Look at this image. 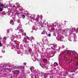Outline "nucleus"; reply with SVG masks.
<instances>
[{"label":"nucleus","mask_w":78,"mask_h":78,"mask_svg":"<svg viewBox=\"0 0 78 78\" xmlns=\"http://www.w3.org/2000/svg\"><path fill=\"white\" fill-rule=\"evenodd\" d=\"M3 9L2 8H0V11H1V12H2V11H3Z\"/></svg>","instance_id":"obj_31"},{"label":"nucleus","mask_w":78,"mask_h":78,"mask_svg":"<svg viewBox=\"0 0 78 78\" xmlns=\"http://www.w3.org/2000/svg\"><path fill=\"white\" fill-rule=\"evenodd\" d=\"M17 49H18V48H17Z\"/></svg>","instance_id":"obj_62"},{"label":"nucleus","mask_w":78,"mask_h":78,"mask_svg":"<svg viewBox=\"0 0 78 78\" xmlns=\"http://www.w3.org/2000/svg\"><path fill=\"white\" fill-rule=\"evenodd\" d=\"M69 41H72V40L70 39H69Z\"/></svg>","instance_id":"obj_39"},{"label":"nucleus","mask_w":78,"mask_h":78,"mask_svg":"<svg viewBox=\"0 0 78 78\" xmlns=\"http://www.w3.org/2000/svg\"><path fill=\"white\" fill-rule=\"evenodd\" d=\"M19 31L20 32H19V33H22V35H24V36H26V33H22L24 31L22 29H21L19 30Z\"/></svg>","instance_id":"obj_7"},{"label":"nucleus","mask_w":78,"mask_h":78,"mask_svg":"<svg viewBox=\"0 0 78 78\" xmlns=\"http://www.w3.org/2000/svg\"><path fill=\"white\" fill-rule=\"evenodd\" d=\"M0 6L1 7H2V8H8V6H6V7H4V6H5V5H4L3 4H0Z\"/></svg>","instance_id":"obj_11"},{"label":"nucleus","mask_w":78,"mask_h":78,"mask_svg":"<svg viewBox=\"0 0 78 78\" xmlns=\"http://www.w3.org/2000/svg\"><path fill=\"white\" fill-rule=\"evenodd\" d=\"M17 53L18 54H20V53H21V51H18V50H17Z\"/></svg>","instance_id":"obj_26"},{"label":"nucleus","mask_w":78,"mask_h":78,"mask_svg":"<svg viewBox=\"0 0 78 78\" xmlns=\"http://www.w3.org/2000/svg\"><path fill=\"white\" fill-rule=\"evenodd\" d=\"M14 37H16L17 39H20L21 38V36L20 35H12V37H11L12 41H13L14 39Z\"/></svg>","instance_id":"obj_1"},{"label":"nucleus","mask_w":78,"mask_h":78,"mask_svg":"<svg viewBox=\"0 0 78 78\" xmlns=\"http://www.w3.org/2000/svg\"><path fill=\"white\" fill-rule=\"evenodd\" d=\"M30 21H31V22H32V20H30Z\"/></svg>","instance_id":"obj_49"},{"label":"nucleus","mask_w":78,"mask_h":78,"mask_svg":"<svg viewBox=\"0 0 78 78\" xmlns=\"http://www.w3.org/2000/svg\"><path fill=\"white\" fill-rule=\"evenodd\" d=\"M36 71H34V73H36Z\"/></svg>","instance_id":"obj_41"},{"label":"nucleus","mask_w":78,"mask_h":78,"mask_svg":"<svg viewBox=\"0 0 78 78\" xmlns=\"http://www.w3.org/2000/svg\"><path fill=\"white\" fill-rule=\"evenodd\" d=\"M10 23L11 25H13L14 24V21H13L12 20H11L10 22Z\"/></svg>","instance_id":"obj_14"},{"label":"nucleus","mask_w":78,"mask_h":78,"mask_svg":"<svg viewBox=\"0 0 78 78\" xmlns=\"http://www.w3.org/2000/svg\"><path fill=\"white\" fill-rule=\"evenodd\" d=\"M26 38L29 41H31V37H28L27 36L26 37Z\"/></svg>","instance_id":"obj_16"},{"label":"nucleus","mask_w":78,"mask_h":78,"mask_svg":"<svg viewBox=\"0 0 78 78\" xmlns=\"http://www.w3.org/2000/svg\"><path fill=\"white\" fill-rule=\"evenodd\" d=\"M29 52H29H29H27V51H26L25 52V54H26V55H28L29 54Z\"/></svg>","instance_id":"obj_27"},{"label":"nucleus","mask_w":78,"mask_h":78,"mask_svg":"<svg viewBox=\"0 0 78 78\" xmlns=\"http://www.w3.org/2000/svg\"><path fill=\"white\" fill-rule=\"evenodd\" d=\"M65 22H66V21H65Z\"/></svg>","instance_id":"obj_56"},{"label":"nucleus","mask_w":78,"mask_h":78,"mask_svg":"<svg viewBox=\"0 0 78 78\" xmlns=\"http://www.w3.org/2000/svg\"><path fill=\"white\" fill-rule=\"evenodd\" d=\"M3 69H4V72H6V70H9V71H10L11 70L10 69H6V68H5V67Z\"/></svg>","instance_id":"obj_18"},{"label":"nucleus","mask_w":78,"mask_h":78,"mask_svg":"<svg viewBox=\"0 0 78 78\" xmlns=\"http://www.w3.org/2000/svg\"><path fill=\"white\" fill-rule=\"evenodd\" d=\"M64 48V45L62 46V48Z\"/></svg>","instance_id":"obj_42"},{"label":"nucleus","mask_w":78,"mask_h":78,"mask_svg":"<svg viewBox=\"0 0 78 78\" xmlns=\"http://www.w3.org/2000/svg\"><path fill=\"white\" fill-rule=\"evenodd\" d=\"M74 61H75V60H73Z\"/></svg>","instance_id":"obj_53"},{"label":"nucleus","mask_w":78,"mask_h":78,"mask_svg":"<svg viewBox=\"0 0 78 78\" xmlns=\"http://www.w3.org/2000/svg\"><path fill=\"white\" fill-rule=\"evenodd\" d=\"M32 46L33 47V44H32Z\"/></svg>","instance_id":"obj_51"},{"label":"nucleus","mask_w":78,"mask_h":78,"mask_svg":"<svg viewBox=\"0 0 78 78\" xmlns=\"http://www.w3.org/2000/svg\"><path fill=\"white\" fill-rule=\"evenodd\" d=\"M2 53H5V50H2Z\"/></svg>","instance_id":"obj_36"},{"label":"nucleus","mask_w":78,"mask_h":78,"mask_svg":"<svg viewBox=\"0 0 78 78\" xmlns=\"http://www.w3.org/2000/svg\"><path fill=\"white\" fill-rule=\"evenodd\" d=\"M24 68V66H22L20 67L19 66H18L17 67V68H16V69H22V68L23 69Z\"/></svg>","instance_id":"obj_17"},{"label":"nucleus","mask_w":78,"mask_h":78,"mask_svg":"<svg viewBox=\"0 0 78 78\" xmlns=\"http://www.w3.org/2000/svg\"><path fill=\"white\" fill-rule=\"evenodd\" d=\"M45 33H46V31L45 30H44L43 32H42L41 33V34H45Z\"/></svg>","instance_id":"obj_21"},{"label":"nucleus","mask_w":78,"mask_h":78,"mask_svg":"<svg viewBox=\"0 0 78 78\" xmlns=\"http://www.w3.org/2000/svg\"><path fill=\"white\" fill-rule=\"evenodd\" d=\"M30 18L31 20H34V16L33 15L32 17L31 16L30 17Z\"/></svg>","instance_id":"obj_24"},{"label":"nucleus","mask_w":78,"mask_h":78,"mask_svg":"<svg viewBox=\"0 0 78 78\" xmlns=\"http://www.w3.org/2000/svg\"><path fill=\"white\" fill-rule=\"evenodd\" d=\"M47 75V74H45L44 76H45V75Z\"/></svg>","instance_id":"obj_52"},{"label":"nucleus","mask_w":78,"mask_h":78,"mask_svg":"<svg viewBox=\"0 0 78 78\" xmlns=\"http://www.w3.org/2000/svg\"><path fill=\"white\" fill-rule=\"evenodd\" d=\"M5 67V65L2 64L0 65V69H3Z\"/></svg>","instance_id":"obj_9"},{"label":"nucleus","mask_w":78,"mask_h":78,"mask_svg":"<svg viewBox=\"0 0 78 78\" xmlns=\"http://www.w3.org/2000/svg\"><path fill=\"white\" fill-rule=\"evenodd\" d=\"M44 77H45V76H44Z\"/></svg>","instance_id":"obj_63"},{"label":"nucleus","mask_w":78,"mask_h":78,"mask_svg":"<svg viewBox=\"0 0 78 78\" xmlns=\"http://www.w3.org/2000/svg\"><path fill=\"white\" fill-rule=\"evenodd\" d=\"M43 27V26L41 25V27Z\"/></svg>","instance_id":"obj_47"},{"label":"nucleus","mask_w":78,"mask_h":78,"mask_svg":"<svg viewBox=\"0 0 78 78\" xmlns=\"http://www.w3.org/2000/svg\"><path fill=\"white\" fill-rule=\"evenodd\" d=\"M67 72H68V71H67Z\"/></svg>","instance_id":"obj_60"},{"label":"nucleus","mask_w":78,"mask_h":78,"mask_svg":"<svg viewBox=\"0 0 78 78\" xmlns=\"http://www.w3.org/2000/svg\"><path fill=\"white\" fill-rule=\"evenodd\" d=\"M57 25H58V23L55 22L53 24V27H56Z\"/></svg>","instance_id":"obj_20"},{"label":"nucleus","mask_w":78,"mask_h":78,"mask_svg":"<svg viewBox=\"0 0 78 78\" xmlns=\"http://www.w3.org/2000/svg\"><path fill=\"white\" fill-rule=\"evenodd\" d=\"M67 52V53H72L73 56H75V51L66 50L64 52V53H66Z\"/></svg>","instance_id":"obj_2"},{"label":"nucleus","mask_w":78,"mask_h":78,"mask_svg":"<svg viewBox=\"0 0 78 78\" xmlns=\"http://www.w3.org/2000/svg\"><path fill=\"white\" fill-rule=\"evenodd\" d=\"M7 32L8 33H9V30L8 29V30H7Z\"/></svg>","instance_id":"obj_35"},{"label":"nucleus","mask_w":78,"mask_h":78,"mask_svg":"<svg viewBox=\"0 0 78 78\" xmlns=\"http://www.w3.org/2000/svg\"><path fill=\"white\" fill-rule=\"evenodd\" d=\"M61 54H60V55H59V56H61Z\"/></svg>","instance_id":"obj_54"},{"label":"nucleus","mask_w":78,"mask_h":78,"mask_svg":"<svg viewBox=\"0 0 78 78\" xmlns=\"http://www.w3.org/2000/svg\"><path fill=\"white\" fill-rule=\"evenodd\" d=\"M16 22H17V23H20V25H19V26H18V27L17 28V29H16V30H19V29H20L21 28H22V25L20 24V23H21V22H20V20H16Z\"/></svg>","instance_id":"obj_4"},{"label":"nucleus","mask_w":78,"mask_h":78,"mask_svg":"<svg viewBox=\"0 0 78 78\" xmlns=\"http://www.w3.org/2000/svg\"><path fill=\"white\" fill-rule=\"evenodd\" d=\"M63 38H64V37L59 35L56 37V39L58 41H63V40H62Z\"/></svg>","instance_id":"obj_5"},{"label":"nucleus","mask_w":78,"mask_h":78,"mask_svg":"<svg viewBox=\"0 0 78 78\" xmlns=\"http://www.w3.org/2000/svg\"><path fill=\"white\" fill-rule=\"evenodd\" d=\"M40 65L41 66V63H40Z\"/></svg>","instance_id":"obj_48"},{"label":"nucleus","mask_w":78,"mask_h":78,"mask_svg":"<svg viewBox=\"0 0 78 78\" xmlns=\"http://www.w3.org/2000/svg\"><path fill=\"white\" fill-rule=\"evenodd\" d=\"M32 29L33 30H35V31H36L37 30V27H35V26H33L32 28Z\"/></svg>","instance_id":"obj_12"},{"label":"nucleus","mask_w":78,"mask_h":78,"mask_svg":"<svg viewBox=\"0 0 78 78\" xmlns=\"http://www.w3.org/2000/svg\"><path fill=\"white\" fill-rule=\"evenodd\" d=\"M28 51L29 52V53L30 54V55H31V56H32V55H33V52L31 51H32V49H31V48H29V49H28Z\"/></svg>","instance_id":"obj_8"},{"label":"nucleus","mask_w":78,"mask_h":78,"mask_svg":"<svg viewBox=\"0 0 78 78\" xmlns=\"http://www.w3.org/2000/svg\"><path fill=\"white\" fill-rule=\"evenodd\" d=\"M75 31L76 33H77L78 32V27H77L76 29L75 30V28H72L70 29V31H69V33H72V32H73V31Z\"/></svg>","instance_id":"obj_3"},{"label":"nucleus","mask_w":78,"mask_h":78,"mask_svg":"<svg viewBox=\"0 0 78 78\" xmlns=\"http://www.w3.org/2000/svg\"><path fill=\"white\" fill-rule=\"evenodd\" d=\"M25 14H26V13H25Z\"/></svg>","instance_id":"obj_59"},{"label":"nucleus","mask_w":78,"mask_h":78,"mask_svg":"<svg viewBox=\"0 0 78 78\" xmlns=\"http://www.w3.org/2000/svg\"><path fill=\"white\" fill-rule=\"evenodd\" d=\"M31 33H33V31L32 30V31H31Z\"/></svg>","instance_id":"obj_44"},{"label":"nucleus","mask_w":78,"mask_h":78,"mask_svg":"<svg viewBox=\"0 0 78 78\" xmlns=\"http://www.w3.org/2000/svg\"><path fill=\"white\" fill-rule=\"evenodd\" d=\"M10 31H12L13 30L12 29L10 28Z\"/></svg>","instance_id":"obj_34"},{"label":"nucleus","mask_w":78,"mask_h":78,"mask_svg":"<svg viewBox=\"0 0 78 78\" xmlns=\"http://www.w3.org/2000/svg\"><path fill=\"white\" fill-rule=\"evenodd\" d=\"M49 47L51 48L52 50H55V47H56V45H54L51 44L49 45Z\"/></svg>","instance_id":"obj_6"},{"label":"nucleus","mask_w":78,"mask_h":78,"mask_svg":"<svg viewBox=\"0 0 78 78\" xmlns=\"http://www.w3.org/2000/svg\"><path fill=\"white\" fill-rule=\"evenodd\" d=\"M58 64L57 62H54V64L53 65V66L54 67H56L57 66H58Z\"/></svg>","instance_id":"obj_19"},{"label":"nucleus","mask_w":78,"mask_h":78,"mask_svg":"<svg viewBox=\"0 0 78 78\" xmlns=\"http://www.w3.org/2000/svg\"><path fill=\"white\" fill-rule=\"evenodd\" d=\"M23 64H24V65H26V64H27V63H23Z\"/></svg>","instance_id":"obj_40"},{"label":"nucleus","mask_w":78,"mask_h":78,"mask_svg":"<svg viewBox=\"0 0 78 78\" xmlns=\"http://www.w3.org/2000/svg\"><path fill=\"white\" fill-rule=\"evenodd\" d=\"M33 20V21H34V20Z\"/></svg>","instance_id":"obj_61"},{"label":"nucleus","mask_w":78,"mask_h":78,"mask_svg":"<svg viewBox=\"0 0 78 78\" xmlns=\"http://www.w3.org/2000/svg\"><path fill=\"white\" fill-rule=\"evenodd\" d=\"M60 61H61V60L59 59V62H60Z\"/></svg>","instance_id":"obj_43"},{"label":"nucleus","mask_w":78,"mask_h":78,"mask_svg":"<svg viewBox=\"0 0 78 78\" xmlns=\"http://www.w3.org/2000/svg\"><path fill=\"white\" fill-rule=\"evenodd\" d=\"M30 69L31 70V71L32 72H33V70H34V67H33V66H32L31 67V68H30Z\"/></svg>","instance_id":"obj_13"},{"label":"nucleus","mask_w":78,"mask_h":78,"mask_svg":"<svg viewBox=\"0 0 78 78\" xmlns=\"http://www.w3.org/2000/svg\"><path fill=\"white\" fill-rule=\"evenodd\" d=\"M27 41V38L26 37H25L24 38V39L23 40V42H25V43H26V41Z\"/></svg>","instance_id":"obj_15"},{"label":"nucleus","mask_w":78,"mask_h":78,"mask_svg":"<svg viewBox=\"0 0 78 78\" xmlns=\"http://www.w3.org/2000/svg\"><path fill=\"white\" fill-rule=\"evenodd\" d=\"M39 19H38V20H39Z\"/></svg>","instance_id":"obj_57"},{"label":"nucleus","mask_w":78,"mask_h":78,"mask_svg":"<svg viewBox=\"0 0 78 78\" xmlns=\"http://www.w3.org/2000/svg\"><path fill=\"white\" fill-rule=\"evenodd\" d=\"M3 39L4 40H6V37H4L3 38Z\"/></svg>","instance_id":"obj_32"},{"label":"nucleus","mask_w":78,"mask_h":78,"mask_svg":"<svg viewBox=\"0 0 78 78\" xmlns=\"http://www.w3.org/2000/svg\"><path fill=\"white\" fill-rule=\"evenodd\" d=\"M41 20H42V18H41Z\"/></svg>","instance_id":"obj_50"},{"label":"nucleus","mask_w":78,"mask_h":78,"mask_svg":"<svg viewBox=\"0 0 78 78\" xmlns=\"http://www.w3.org/2000/svg\"><path fill=\"white\" fill-rule=\"evenodd\" d=\"M67 74H67H68V73H67V74Z\"/></svg>","instance_id":"obj_58"},{"label":"nucleus","mask_w":78,"mask_h":78,"mask_svg":"<svg viewBox=\"0 0 78 78\" xmlns=\"http://www.w3.org/2000/svg\"><path fill=\"white\" fill-rule=\"evenodd\" d=\"M41 17H42V16H41V17H40V18H41Z\"/></svg>","instance_id":"obj_55"},{"label":"nucleus","mask_w":78,"mask_h":78,"mask_svg":"<svg viewBox=\"0 0 78 78\" xmlns=\"http://www.w3.org/2000/svg\"><path fill=\"white\" fill-rule=\"evenodd\" d=\"M22 17L23 19H25V16L24 15H22Z\"/></svg>","instance_id":"obj_30"},{"label":"nucleus","mask_w":78,"mask_h":78,"mask_svg":"<svg viewBox=\"0 0 78 78\" xmlns=\"http://www.w3.org/2000/svg\"><path fill=\"white\" fill-rule=\"evenodd\" d=\"M2 45V41H1V40H0V47H1Z\"/></svg>","instance_id":"obj_29"},{"label":"nucleus","mask_w":78,"mask_h":78,"mask_svg":"<svg viewBox=\"0 0 78 78\" xmlns=\"http://www.w3.org/2000/svg\"><path fill=\"white\" fill-rule=\"evenodd\" d=\"M0 58H2V56H0Z\"/></svg>","instance_id":"obj_45"},{"label":"nucleus","mask_w":78,"mask_h":78,"mask_svg":"<svg viewBox=\"0 0 78 78\" xmlns=\"http://www.w3.org/2000/svg\"><path fill=\"white\" fill-rule=\"evenodd\" d=\"M48 36H49V37H50V36H51V34H48Z\"/></svg>","instance_id":"obj_33"},{"label":"nucleus","mask_w":78,"mask_h":78,"mask_svg":"<svg viewBox=\"0 0 78 78\" xmlns=\"http://www.w3.org/2000/svg\"><path fill=\"white\" fill-rule=\"evenodd\" d=\"M43 62H45V61H46V62H47V59H43Z\"/></svg>","instance_id":"obj_25"},{"label":"nucleus","mask_w":78,"mask_h":78,"mask_svg":"<svg viewBox=\"0 0 78 78\" xmlns=\"http://www.w3.org/2000/svg\"><path fill=\"white\" fill-rule=\"evenodd\" d=\"M31 42H32V40L34 39V37H31Z\"/></svg>","instance_id":"obj_28"},{"label":"nucleus","mask_w":78,"mask_h":78,"mask_svg":"<svg viewBox=\"0 0 78 78\" xmlns=\"http://www.w3.org/2000/svg\"><path fill=\"white\" fill-rule=\"evenodd\" d=\"M31 78H37V77L36 76V75L35 74H33V77H32V76H31Z\"/></svg>","instance_id":"obj_23"},{"label":"nucleus","mask_w":78,"mask_h":78,"mask_svg":"<svg viewBox=\"0 0 78 78\" xmlns=\"http://www.w3.org/2000/svg\"><path fill=\"white\" fill-rule=\"evenodd\" d=\"M65 57H66V58H68V56L67 55V54L66 55Z\"/></svg>","instance_id":"obj_37"},{"label":"nucleus","mask_w":78,"mask_h":78,"mask_svg":"<svg viewBox=\"0 0 78 78\" xmlns=\"http://www.w3.org/2000/svg\"><path fill=\"white\" fill-rule=\"evenodd\" d=\"M27 14V15H29V13H27V14Z\"/></svg>","instance_id":"obj_46"},{"label":"nucleus","mask_w":78,"mask_h":78,"mask_svg":"<svg viewBox=\"0 0 78 78\" xmlns=\"http://www.w3.org/2000/svg\"><path fill=\"white\" fill-rule=\"evenodd\" d=\"M74 36H73L74 38V41H76V40H75V39L76 38V35H75V34H74Z\"/></svg>","instance_id":"obj_22"},{"label":"nucleus","mask_w":78,"mask_h":78,"mask_svg":"<svg viewBox=\"0 0 78 78\" xmlns=\"http://www.w3.org/2000/svg\"><path fill=\"white\" fill-rule=\"evenodd\" d=\"M9 45H12V43H11L10 42V43H9Z\"/></svg>","instance_id":"obj_38"},{"label":"nucleus","mask_w":78,"mask_h":78,"mask_svg":"<svg viewBox=\"0 0 78 78\" xmlns=\"http://www.w3.org/2000/svg\"><path fill=\"white\" fill-rule=\"evenodd\" d=\"M18 73H19V70H16L14 72L13 74L14 75H17Z\"/></svg>","instance_id":"obj_10"}]
</instances>
